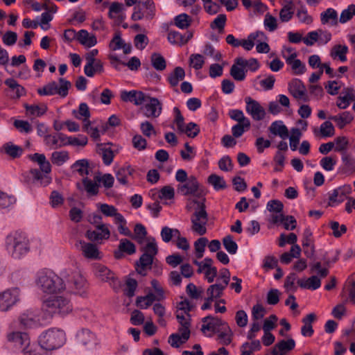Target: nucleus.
<instances>
[{"label": "nucleus", "mask_w": 355, "mask_h": 355, "mask_svg": "<svg viewBox=\"0 0 355 355\" xmlns=\"http://www.w3.org/2000/svg\"><path fill=\"white\" fill-rule=\"evenodd\" d=\"M144 253L140 257L139 261L137 263V266L140 267V270L137 269L138 273L145 275L146 273H143L142 270L149 268L153 263L154 257L158 252V248L155 240L153 239V241L148 242L144 248Z\"/></svg>", "instance_id": "nucleus-8"}, {"label": "nucleus", "mask_w": 355, "mask_h": 355, "mask_svg": "<svg viewBox=\"0 0 355 355\" xmlns=\"http://www.w3.org/2000/svg\"><path fill=\"white\" fill-rule=\"evenodd\" d=\"M124 10L123 4L117 1L111 3L108 17L110 19L116 18L119 22H121L124 19V17L121 15V12Z\"/></svg>", "instance_id": "nucleus-35"}, {"label": "nucleus", "mask_w": 355, "mask_h": 355, "mask_svg": "<svg viewBox=\"0 0 355 355\" xmlns=\"http://www.w3.org/2000/svg\"><path fill=\"white\" fill-rule=\"evenodd\" d=\"M181 133H184L187 137L191 138L196 137L200 132V127L193 122H189L186 126L183 125L182 130H178Z\"/></svg>", "instance_id": "nucleus-45"}, {"label": "nucleus", "mask_w": 355, "mask_h": 355, "mask_svg": "<svg viewBox=\"0 0 355 355\" xmlns=\"http://www.w3.org/2000/svg\"><path fill=\"white\" fill-rule=\"evenodd\" d=\"M26 112L31 114L40 116L46 113L47 107L46 105L39 106L37 105H25Z\"/></svg>", "instance_id": "nucleus-60"}, {"label": "nucleus", "mask_w": 355, "mask_h": 355, "mask_svg": "<svg viewBox=\"0 0 355 355\" xmlns=\"http://www.w3.org/2000/svg\"><path fill=\"white\" fill-rule=\"evenodd\" d=\"M156 14L155 3L153 0H139L135 6L131 19L133 21H139L143 19H153Z\"/></svg>", "instance_id": "nucleus-7"}, {"label": "nucleus", "mask_w": 355, "mask_h": 355, "mask_svg": "<svg viewBox=\"0 0 355 355\" xmlns=\"http://www.w3.org/2000/svg\"><path fill=\"white\" fill-rule=\"evenodd\" d=\"M74 172L78 173L81 176H87L89 173V164L87 159H82L76 161L71 166Z\"/></svg>", "instance_id": "nucleus-37"}, {"label": "nucleus", "mask_w": 355, "mask_h": 355, "mask_svg": "<svg viewBox=\"0 0 355 355\" xmlns=\"http://www.w3.org/2000/svg\"><path fill=\"white\" fill-rule=\"evenodd\" d=\"M217 333L220 344L228 345L232 343L233 332L228 324H225L224 327L220 328V330H217Z\"/></svg>", "instance_id": "nucleus-33"}, {"label": "nucleus", "mask_w": 355, "mask_h": 355, "mask_svg": "<svg viewBox=\"0 0 355 355\" xmlns=\"http://www.w3.org/2000/svg\"><path fill=\"white\" fill-rule=\"evenodd\" d=\"M354 16H355V5L351 4L347 8L342 11L339 21L341 24H345L349 21Z\"/></svg>", "instance_id": "nucleus-59"}, {"label": "nucleus", "mask_w": 355, "mask_h": 355, "mask_svg": "<svg viewBox=\"0 0 355 355\" xmlns=\"http://www.w3.org/2000/svg\"><path fill=\"white\" fill-rule=\"evenodd\" d=\"M269 131L273 135L279 136L282 139H286L289 137L288 130L282 121L272 122L269 127Z\"/></svg>", "instance_id": "nucleus-28"}, {"label": "nucleus", "mask_w": 355, "mask_h": 355, "mask_svg": "<svg viewBox=\"0 0 355 355\" xmlns=\"http://www.w3.org/2000/svg\"><path fill=\"white\" fill-rule=\"evenodd\" d=\"M21 291L18 287L8 288L0 293V311H8L20 301Z\"/></svg>", "instance_id": "nucleus-9"}, {"label": "nucleus", "mask_w": 355, "mask_h": 355, "mask_svg": "<svg viewBox=\"0 0 355 355\" xmlns=\"http://www.w3.org/2000/svg\"><path fill=\"white\" fill-rule=\"evenodd\" d=\"M70 287L74 289L76 293L82 295L85 292V288L87 283L85 279L78 272H75L73 273L71 279L67 280Z\"/></svg>", "instance_id": "nucleus-24"}, {"label": "nucleus", "mask_w": 355, "mask_h": 355, "mask_svg": "<svg viewBox=\"0 0 355 355\" xmlns=\"http://www.w3.org/2000/svg\"><path fill=\"white\" fill-rule=\"evenodd\" d=\"M178 191L183 196L192 195L198 198L204 195L203 190L200 188L197 178L193 175H190L184 184H178Z\"/></svg>", "instance_id": "nucleus-12"}, {"label": "nucleus", "mask_w": 355, "mask_h": 355, "mask_svg": "<svg viewBox=\"0 0 355 355\" xmlns=\"http://www.w3.org/2000/svg\"><path fill=\"white\" fill-rule=\"evenodd\" d=\"M84 189L89 196H96L98 193V189L100 185L96 182H93L87 177H85L82 180Z\"/></svg>", "instance_id": "nucleus-47"}, {"label": "nucleus", "mask_w": 355, "mask_h": 355, "mask_svg": "<svg viewBox=\"0 0 355 355\" xmlns=\"http://www.w3.org/2000/svg\"><path fill=\"white\" fill-rule=\"evenodd\" d=\"M110 232L105 224H100L96 226V230H87L86 237L92 241H98L103 239H109Z\"/></svg>", "instance_id": "nucleus-19"}, {"label": "nucleus", "mask_w": 355, "mask_h": 355, "mask_svg": "<svg viewBox=\"0 0 355 355\" xmlns=\"http://www.w3.org/2000/svg\"><path fill=\"white\" fill-rule=\"evenodd\" d=\"M191 17L186 13H182L175 17L174 24L180 29H187L191 24Z\"/></svg>", "instance_id": "nucleus-49"}, {"label": "nucleus", "mask_w": 355, "mask_h": 355, "mask_svg": "<svg viewBox=\"0 0 355 355\" xmlns=\"http://www.w3.org/2000/svg\"><path fill=\"white\" fill-rule=\"evenodd\" d=\"M146 96L145 94L140 91H122L121 93V98L125 102H131L136 105H141L146 102Z\"/></svg>", "instance_id": "nucleus-17"}, {"label": "nucleus", "mask_w": 355, "mask_h": 355, "mask_svg": "<svg viewBox=\"0 0 355 355\" xmlns=\"http://www.w3.org/2000/svg\"><path fill=\"white\" fill-rule=\"evenodd\" d=\"M185 77L184 69L181 67H176L173 71L169 74L167 80L170 85L173 87L178 86L179 83Z\"/></svg>", "instance_id": "nucleus-36"}, {"label": "nucleus", "mask_w": 355, "mask_h": 355, "mask_svg": "<svg viewBox=\"0 0 355 355\" xmlns=\"http://www.w3.org/2000/svg\"><path fill=\"white\" fill-rule=\"evenodd\" d=\"M1 152L5 153L12 159L19 158L23 153V148L21 146L15 145L9 141L5 143L0 148Z\"/></svg>", "instance_id": "nucleus-29"}, {"label": "nucleus", "mask_w": 355, "mask_h": 355, "mask_svg": "<svg viewBox=\"0 0 355 355\" xmlns=\"http://www.w3.org/2000/svg\"><path fill=\"white\" fill-rule=\"evenodd\" d=\"M20 324L25 328H33L37 326V321L33 314L24 313L19 317Z\"/></svg>", "instance_id": "nucleus-52"}, {"label": "nucleus", "mask_w": 355, "mask_h": 355, "mask_svg": "<svg viewBox=\"0 0 355 355\" xmlns=\"http://www.w3.org/2000/svg\"><path fill=\"white\" fill-rule=\"evenodd\" d=\"M42 348L41 347H38L36 345L29 344L25 345L21 349V352L24 355H43L42 353Z\"/></svg>", "instance_id": "nucleus-62"}, {"label": "nucleus", "mask_w": 355, "mask_h": 355, "mask_svg": "<svg viewBox=\"0 0 355 355\" xmlns=\"http://www.w3.org/2000/svg\"><path fill=\"white\" fill-rule=\"evenodd\" d=\"M135 245L127 239H122L120 240L118 250L114 252V257L116 259H119L122 258L123 252L131 255L135 253Z\"/></svg>", "instance_id": "nucleus-23"}, {"label": "nucleus", "mask_w": 355, "mask_h": 355, "mask_svg": "<svg viewBox=\"0 0 355 355\" xmlns=\"http://www.w3.org/2000/svg\"><path fill=\"white\" fill-rule=\"evenodd\" d=\"M77 40L83 45L87 47H92L97 43L96 37L94 35H89L87 31L82 29L78 33Z\"/></svg>", "instance_id": "nucleus-32"}, {"label": "nucleus", "mask_w": 355, "mask_h": 355, "mask_svg": "<svg viewBox=\"0 0 355 355\" xmlns=\"http://www.w3.org/2000/svg\"><path fill=\"white\" fill-rule=\"evenodd\" d=\"M238 58L234 59V64L232 65L230 74L236 81H243L246 78L248 69L244 67L239 65L236 62Z\"/></svg>", "instance_id": "nucleus-31"}, {"label": "nucleus", "mask_w": 355, "mask_h": 355, "mask_svg": "<svg viewBox=\"0 0 355 355\" xmlns=\"http://www.w3.org/2000/svg\"><path fill=\"white\" fill-rule=\"evenodd\" d=\"M329 119L335 121L340 128H343L347 124L351 123L354 119V116L350 112H343L340 114L331 116L329 117Z\"/></svg>", "instance_id": "nucleus-39"}, {"label": "nucleus", "mask_w": 355, "mask_h": 355, "mask_svg": "<svg viewBox=\"0 0 355 355\" xmlns=\"http://www.w3.org/2000/svg\"><path fill=\"white\" fill-rule=\"evenodd\" d=\"M291 135L289 137L290 140V148L291 150L295 151L297 148V146L300 143V140L302 136V133L300 129L297 128H293L291 129Z\"/></svg>", "instance_id": "nucleus-56"}, {"label": "nucleus", "mask_w": 355, "mask_h": 355, "mask_svg": "<svg viewBox=\"0 0 355 355\" xmlns=\"http://www.w3.org/2000/svg\"><path fill=\"white\" fill-rule=\"evenodd\" d=\"M208 242L209 241L206 237H200L194 242V248L197 259H201L203 257V253Z\"/></svg>", "instance_id": "nucleus-55"}, {"label": "nucleus", "mask_w": 355, "mask_h": 355, "mask_svg": "<svg viewBox=\"0 0 355 355\" xmlns=\"http://www.w3.org/2000/svg\"><path fill=\"white\" fill-rule=\"evenodd\" d=\"M95 334L88 329H82L76 334L77 342L83 346L95 344Z\"/></svg>", "instance_id": "nucleus-26"}, {"label": "nucleus", "mask_w": 355, "mask_h": 355, "mask_svg": "<svg viewBox=\"0 0 355 355\" xmlns=\"http://www.w3.org/2000/svg\"><path fill=\"white\" fill-rule=\"evenodd\" d=\"M7 340L14 345L15 347L22 349L25 345L29 344L30 338L26 333L21 331H12L7 334Z\"/></svg>", "instance_id": "nucleus-18"}, {"label": "nucleus", "mask_w": 355, "mask_h": 355, "mask_svg": "<svg viewBox=\"0 0 355 355\" xmlns=\"http://www.w3.org/2000/svg\"><path fill=\"white\" fill-rule=\"evenodd\" d=\"M168 41L172 44L182 46L187 44V40H183V35L178 31H171L168 33Z\"/></svg>", "instance_id": "nucleus-54"}, {"label": "nucleus", "mask_w": 355, "mask_h": 355, "mask_svg": "<svg viewBox=\"0 0 355 355\" xmlns=\"http://www.w3.org/2000/svg\"><path fill=\"white\" fill-rule=\"evenodd\" d=\"M65 333L63 330L51 328L39 336L38 342L42 349L51 351L61 347L65 343Z\"/></svg>", "instance_id": "nucleus-4"}, {"label": "nucleus", "mask_w": 355, "mask_h": 355, "mask_svg": "<svg viewBox=\"0 0 355 355\" xmlns=\"http://www.w3.org/2000/svg\"><path fill=\"white\" fill-rule=\"evenodd\" d=\"M203 324L201 327V331L205 333L206 331L211 332H217V330H220V328L228 324L227 322L223 321L218 317L207 315L202 320Z\"/></svg>", "instance_id": "nucleus-16"}, {"label": "nucleus", "mask_w": 355, "mask_h": 355, "mask_svg": "<svg viewBox=\"0 0 355 355\" xmlns=\"http://www.w3.org/2000/svg\"><path fill=\"white\" fill-rule=\"evenodd\" d=\"M250 121L237 123L232 127V134L234 137L239 138L250 129Z\"/></svg>", "instance_id": "nucleus-44"}, {"label": "nucleus", "mask_w": 355, "mask_h": 355, "mask_svg": "<svg viewBox=\"0 0 355 355\" xmlns=\"http://www.w3.org/2000/svg\"><path fill=\"white\" fill-rule=\"evenodd\" d=\"M288 89L295 98H302L306 94L305 85L302 80L297 78H294L289 83Z\"/></svg>", "instance_id": "nucleus-25"}, {"label": "nucleus", "mask_w": 355, "mask_h": 355, "mask_svg": "<svg viewBox=\"0 0 355 355\" xmlns=\"http://www.w3.org/2000/svg\"><path fill=\"white\" fill-rule=\"evenodd\" d=\"M223 245L225 249L229 252L230 254H235L238 250L237 243L233 240V236L232 235L225 236L223 240Z\"/></svg>", "instance_id": "nucleus-53"}, {"label": "nucleus", "mask_w": 355, "mask_h": 355, "mask_svg": "<svg viewBox=\"0 0 355 355\" xmlns=\"http://www.w3.org/2000/svg\"><path fill=\"white\" fill-rule=\"evenodd\" d=\"M226 21V15L225 14H220L211 23L210 27L211 29H218V32L221 33L224 31Z\"/></svg>", "instance_id": "nucleus-58"}, {"label": "nucleus", "mask_w": 355, "mask_h": 355, "mask_svg": "<svg viewBox=\"0 0 355 355\" xmlns=\"http://www.w3.org/2000/svg\"><path fill=\"white\" fill-rule=\"evenodd\" d=\"M94 272L95 276L101 281L109 283L114 290L117 291L121 286V282L116 276L114 272L107 266L102 264H97L94 266Z\"/></svg>", "instance_id": "nucleus-11"}, {"label": "nucleus", "mask_w": 355, "mask_h": 355, "mask_svg": "<svg viewBox=\"0 0 355 355\" xmlns=\"http://www.w3.org/2000/svg\"><path fill=\"white\" fill-rule=\"evenodd\" d=\"M329 267L325 266L322 268L321 262L317 261L310 264V272H314L317 271L318 276L321 278H324L326 277L329 273Z\"/></svg>", "instance_id": "nucleus-57"}, {"label": "nucleus", "mask_w": 355, "mask_h": 355, "mask_svg": "<svg viewBox=\"0 0 355 355\" xmlns=\"http://www.w3.org/2000/svg\"><path fill=\"white\" fill-rule=\"evenodd\" d=\"M42 310L48 318L55 315L62 317L72 311L73 306L69 297L63 295L54 296L43 302Z\"/></svg>", "instance_id": "nucleus-3"}, {"label": "nucleus", "mask_w": 355, "mask_h": 355, "mask_svg": "<svg viewBox=\"0 0 355 355\" xmlns=\"http://www.w3.org/2000/svg\"><path fill=\"white\" fill-rule=\"evenodd\" d=\"M194 203L198 204L199 209H196L191 217V230L198 234L202 236L206 234V225L208 221V214L204 203L197 200Z\"/></svg>", "instance_id": "nucleus-6"}, {"label": "nucleus", "mask_w": 355, "mask_h": 355, "mask_svg": "<svg viewBox=\"0 0 355 355\" xmlns=\"http://www.w3.org/2000/svg\"><path fill=\"white\" fill-rule=\"evenodd\" d=\"M351 193L352 187L349 184H345L334 189L328 193V205L330 207H334L343 202L346 198H347V195Z\"/></svg>", "instance_id": "nucleus-13"}, {"label": "nucleus", "mask_w": 355, "mask_h": 355, "mask_svg": "<svg viewBox=\"0 0 355 355\" xmlns=\"http://www.w3.org/2000/svg\"><path fill=\"white\" fill-rule=\"evenodd\" d=\"M148 100L142 107L144 114L148 118H157L162 111V103L155 97L147 96L146 101Z\"/></svg>", "instance_id": "nucleus-15"}, {"label": "nucleus", "mask_w": 355, "mask_h": 355, "mask_svg": "<svg viewBox=\"0 0 355 355\" xmlns=\"http://www.w3.org/2000/svg\"><path fill=\"white\" fill-rule=\"evenodd\" d=\"M298 285L302 288L310 290H316L321 286V281L318 276L313 275L308 278L306 281L298 279Z\"/></svg>", "instance_id": "nucleus-40"}, {"label": "nucleus", "mask_w": 355, "mask_h": 355, "mask_svg": "<svg viewBox=\"0 0 355 355\" xmlns=\"http://www.w3.org/2000/svg\"><path fill=\"white\" fill-rule=\"evenodd\" d=\"M226 287V286L218 283L209 286L207 291V295H209V299L214 300L221 297Z\"/></svg>", "instance_id": "nucleus-48"}, {"label": "nucleus", "mask_w": 355, "mask_h": 355, "mask_svg": "<svg viewBox=\"0 0 355 355\" xmlns=\"http://www.w3.org/2000/svg\"><path fill=\"white\" fill-rule=\"evenodd\" d=\"M6 248L15 259H21L30 251V242L26 233L21 231L10 232L6 238Z\"/></svg>", "instance_id": "nucleus-1"}, {"label": "nucleus", "mask_w": 355, "mask_h": 355, "mask_svg": "<svg viewBox=\"0 0 355 355\" xmlns=\"http://www.w3.org/2000/svg\"><path fill=\"white\" fill-rule=\"evenodd\" d=\"M320 21L322 24H327L330 23L332 26L338 24V12L331 8H327L325 11L320 14Z\"/></svg>", "instance_id": "nucleus-34"}, {"label": "nucleus", "mask_w": 355, "mask_h": 355, "mask_svg": "<svg viewBox=\"0 0 355 355\" xmlns=\"http://www.w3.org/2000/svg\"><path fill=\"white\" fill-rule=\"evenodd\" d=\"M152 66L157 71H164L166 67V62L165 58L158 53H153L150 57Z\"/></svg>", "instance_id": "nucleus-43"}, {"label": "nucleus", "mask_w": 355, "mask_h": 355, "mask_svg": "<svg viewBox=\"0 0 355 355\" xmlns=\"http://www.w3.org/2000/svg\"><path fill=\"white\" fill-rule=\"evenodd\" d=\"M158 297L153 293H149L145 296H139L136 300V305L141 309H146L157 301Z\"/></svg>", "instance_id": "nucleus-41"}, {"label": "nucleus", "mask_w": 355, "mask_h": 355, "mask_svg": "<svg viewBox=\"0 0 355 355\" xmlns=\"http://www.w3.org/2000/svg\"><path fill=\"white\" fill-rule=\"evenodd\" d=\"M83 255L90 259H99V251L97 246L91 243H86L84 241L79 242Z\"/></svg>", "instance_id": "nucleus-27"}, {"label": "nucleus", "mask_w": 355, "mask_h": 355, "mask_svg": "<svg viewBox=\"0 0 355 355\" xmlns=\"http://www.w3.org/2000/svg\"><path fill=\"white\" fill-rule=\"evenodd\" d=\"M97 206L101 212L105 216L113 217L117 212V209L113 205L106 203H98Z\"/></svg>", "instance_id": "nucleus-64"}, {"label": "nucleus", "mask_w": 355, "mask_h": 355, "mask_svg": "<svg viewBox=\"0 0 355 355\" xmlns=\"http://www.w3.org/2000/svg\"><path fill=\"white\" fill-rule=\"evenodd\" d=\"M348 51L347 46L336 44L332 47L330 55L334 60L338 58L341 62H345L347 61L346 54L348 53Z\"/></svg>", "instance_id": "nucleus-38"}, {"label": "nucleus", "mask_w": 355, "mask_h": 355, "mask_svg": "<svg viewBox=\"0 0 355 355\" xmlns=\"http://www.w3.org/2000/svg\"><path fill=\"white\" fill-rule=\"evenodd\" d=\"M73 114L79 120L86 121L89 119L90 112L87 104L85 103H81L79 105L78 110H73Z\"/></svg>", "instance_id": "nucleus-50"}, {"label": "nucleus", "mask_w": 355, "mask_h": 355, "mask_svg": "<svg viewBox=\"0 0 355 355\" xmlns=\"http://www.w3.org/2000/svg\"><path fill=\"white\" fill-rule=\"evenodd\" d=\"M60 85L55 81H51L45 85L42 88H38L37 92L40 96H53L58 94L61 97H66L68 95L69 89L71 87L70 81L65 80L63 78H60Z\"/></svg>", "instance_id": "nucleus-5"}, {"label": "nucleus", "mask_w": 355, "mask_h": 355, "mask_svg": "<svg viewBox=\"0 0 355 355\" xmlns=\"http://www.w3.org/2000/svg\"><path fill=\"white\" fill-rule=\"evenodd\" d=\"M267 209L270 212L276 213L278 214H282L284 209L283 203L278 200H271L267 203Z\"/></svg>", "instance_id": "nucleus-63"}, {"label": "nucleus", "mask_w": 355, "mask_h": 355, "mask_svg": "<svg viewBox=\"0 0 355 355\" xmlns=\"http://www.w3.org/2000/svg\"><path fill=\"white\" fill-rule=\"evenodd\" d=\"M137 287V282L135 279L128 278L125 282V288L124 289V294L128 297H132L135 295V292Z\"/></svg>", "instance_id": "nucleus-61"}, {"label": "nucleus", "mask_w": 355, "mask_h": 355, "mask_svg": "<svg viewBox=\"0 0 355 355\" xmlns=\"http://www.w3.org/2000/svg\"><path fill=\"white\" fill-rule=\"evenodd\" d=\"M208 182L211 184L216 191L224 189L227 187L225 181L223 177L216 174H211L208 177Z\"/></svg>", "instance_id": "nucleus-51"}, {"label": "nucleus", "mask_w": 355, "mask_h": 355, "mask_svg": "<svg viewBox=\"0 0 355 355\" xmlns=\"http://www.w3.org/2000/svg\"><path fill=\"white\" fill-rule=\"evenodd\" d=\"M36 284L42 293L48 295L60 293L66 288L63 279L50 270L37 272Z\"/></svg>", "instance_id": "nucleus-2"}, {"label": "nucleus", "mask_w": 355, "mask_h": 355, "mask_svg": "<svg viewBox=\"0 0 355 355\" xmlns=\"http://www.w3.org/2000/svg\"><path fill=\"white\" fill-rule=\"evenodd\" d=\"M295 347V341L293 338L282 340L273 347L272 355H285L287 351L293 350Z\"/></svg>", "instance_id": "nucleus-22"}, {"label": "nucleus", "mask_w": 355, "mask_h": 355, "mask_svg": "<svg viewBox=\"0 0 355 355\" xmlns=\"http://www.w3.org/2000/svg\"><path fill=\"white\" fill-rule=\"evenodd\" d=\"M270 221L273 224L282 223L284 227L288 230H293L295 229L297 221L293 216H285L283 214H272L271 216Z\"/></svg>", "instance_id": "nucleus-20"}, {"label": "nucleus", "mask_w": 355, "mask_h": 355, "mask_svg": "<svg viewBox=\"0 0 355 355\" xmlns=\"http://www.w3.org/2000/svg\"><path fill=\"white\" fill-rule=\"evenodd\" d=\"M239 65L244 67L245 69L248 68L250 71L254 72L259 69L260 65L256 58H250L249 60L244 59L241 57L238 58L236 62Z\"/></svg>", "instance_id": "nucleus-46"}, {"label": "nucleus", "mask_w": 355, "mask_h": 355, "mask_svg": "<svg viewBox=\"0 0 355 355\" xmlns=\"http://www.w3.org/2000/svg\"><path fill=\"white\" fill-rule=\"evenodd\" d=\"M245 111L255 121H261L264 119L266 112L264 108L256 100L250 96L245 98Z\"/></svg>", "instance_id": "nucleus-14"}, {"label": "nucleus", "mask_w": 355, "mask_h": 355, "mask_svg": "<svg viewBox=\"0 0 355 355\" xmlns=\"http://www.w3.org/2000/svg\"><path fill=\"white\" fill-rule=\"evenodd\" d=\"M69 159V153L65 150L54 151L51 154V162L56 166H62Z\"/></svg>", "instance_id": "nucleus-42"}, {"label": "nucleus", "mask_w": 355, "mask_h": 355, "mask_svg": "<svg viewBox=\"0 0 355 355\" xmlns=\"http://www.w3.org/2000/svg\"><path fill=\"white\" fill-rule=\"evenodd\" d=\"M5 84L8 87L12 92L10 97L12 98H19L25 94V89L13 78H8L5 80Z\"/></svg>", "instance_id": "nucleus-30"}, {"label": "nucleus", "mask_w": 355, "mask_h": 355, "mask_svg": "<svg viewBox=\"0 0 355 355\" xmlns=\"http://www.w3.org/2000/svg\"><path fill=\"white\" fill-rule=\"evenodd\" d=\"M355 100L354 91L352 88H345L337 98L336 105L340 109H346L352 101Z\"/></svg>", "instance_id": "nucleus-21"}, {"label": "nucleus", "mask_w": 355, "mask_h": 355, "mask_svg": "<svg viewBox=\"0 0 355 355\" xmlns=\"http://www.w3.org/2000/svg\"><path fill=\"white\" fill-rule=\"evenodd\" d=\"M40 166V169L33 168L29 172L32 182L40 186L46 187L51 181V178L48 175L51 171L50 162L46 159Z\"/></svg>", "instance_id": "nucleus-10"}]
</instances>
